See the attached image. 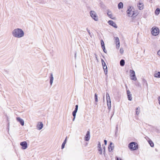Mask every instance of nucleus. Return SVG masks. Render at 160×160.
<instances>
[{"label": "nucleus", "instance_id": "nucleus-20", "mask_svg": "<svg viewBox=\"0 0 160 160\" xmlns=\"http://www.w3.org/2000/svg\"><path fill=\"white\" fill-rule=\"evenodd\" d=\"M154 76L156 78H160V72H158L154 74Z\"/></svg>", "mask_w": 160, "mask_h": 160}, {"label": "nucleus", "instance_id": "nucleus-28", "mask_svg": "<svg viewBox=\"0 0 160 160\" xmlns=\"http://www.w3.org/2000/svg\"><path fill=\"white\" fill-rule=\"evenodd\" d=\"M101 44L102 48H103L104 49V44L103 40H102L101 41Z\"/></svg>", "mask_w": 160, "mask_h": 160}, {"label": "nucleus", "instance_id": "nucleus-46", "mask_svg": "<svg viewBox=\"0 0 160 160\" xmlns=\"http://www.w3.org/2000/svg\"><path fill=\"white\" fill-rule=\"evenodd\" d=\"M95 104L96 105H97V103H95Z\"/></svg>", "mask_w": 160, "mask_h": 160}, {"label": "nucleus", "instance_id": "nucleus-27", "mask_svg": "<svg viewBox=\"0 0 160 160\" xmlns=\"http://www.w3.org/2000/svg\"><path fill=\"white\" fill-rule=\"evenodd\" d=\"M148 142L149 144L150 145V146L151 147H154V143H153V142L151 140H149L148 141Z\"/></svg>", "mask_w": 160, "mask_h": 160}, {"label": "nucleus", "instance_id": "nucleus-18", "mask_svg": "<svg viewBox=\"0 0 160 160\" xmlns=\"http://www.w3.org/2000/svg\"><path fill=\"white\" fill-rule=\"evenodd\" d=\"M103 68L104 70L105 74L106 75L108 72L107 67L106 65H104L103 66Z\"/></svg>", "mask_w": 160, "mask_h": 160}, {"label": "nucleus", "instance_id": "nucleus-26", "mask_svg": "<svg viewBox=\"0 0 160 160\" xmlns=\"http://www.w3.org/2000/svg\"><path fill=\"white\" fill-rule=\"evenodd\" d=\"M125 64V61L123 59H122L120 61V65L122 66H123Z\"/></svg>", "mask_w": 160, "mask_h": 160}, {"label": "nucleus", "instance_id": "nucleus-13", "mask_svg": "<svg viewBox=\"0 0 160 160\" xmlns=\"http://www.w3.org/2000/svg\"><path fill=\"white\" fill-rule=\"evenodd\" d=\"M16 119L17 121L19 122L22 126H23L24 125V121L20 117L17 118Z\"/></svg>", "mask_w": 160, "mask_h": 160}, {"label": "nucleus", "instance_id": "nucleus-38", "mask_svg": "<svg viewBox=\"0 0 160 160\" xmlns=\"http://www.w3.org/2000/svg\"><path fill=\"white\" fill-rule=\"evenodd\" d=\"M158 100L159 101V103L160 105V96H159L158 98Z\"/></svg>", "mask_w": 160, "mask_h": 160}, {"label": "nucleus", "instance_id": "nucleus-7", "mask_svg": "<svg viewBox=\"0 0 160 160\" xmlns=\"http://www.w3.org/2000/svg\"><path fill=\"white\" fill-rule=\"evenodd\" d=\"M107 14L108 16L110 18L114 20H115L116 19V18L113 16L112 12L109 10H107Z\"/></svg>", "mask_w": 160, "mask_h": 160}, {"label": "nucleus", "instance_id": "nucleus-39", "mask_svg": "<svg viewBox=\"0 0 160 160\" xmlns=\"http://www.w3.org/2000/svg\"><path fill=\"white\" fill-rule=\"evenodd\" d=\"M157 54L158 55L160 56V50L158 51Z\"/></svg>", "mask_w": 160, "mask_h": 160}, {"label": "nucleus", "instance_id": "nucleus-31", "mask_svg": "<svg viewBox=\"0 0 160 160\" xmlns=\"http://www.w3.org/2000/svg\"><path fill=\"white\" fill-rule=\"evenodd\" d=\"M77 111L76 110H74V111L72 112V115L73 116V117H75L76 113L77 112Z\"/></svg>", "mask_w": 160, "mask_h": 160}, {"label": "nucleus", "instance_id": "nucleus-9", "mask_svg": "<svg viewBox=\"0 0 160 160\" xmlns=\"http://www.w3.org/2000/svg\"><path fill=\"white\" fill-rule=\"evenodd\" d=\"M90 132L89 131H88L84 138V139L86 141H88L90 138Z\"/></svg>", "mask_w": 160, "mask_h": 160}, {"label": "nucleus", "instance_id": "nucleus-29", "mask_svg": "<svg viewBox=\"0 0 160 160\" xmlns=\"http://www.w3.org/2000/svg\"><path fill=\"white\" fill-rule=\"evenodd\" d=\"M127 96H128V100H129L130 101H132V94H128V95H127Z\"/></svg>", "mask_w": 160, "mask_h": 160}, {"label": "nucleus", "instance_id": "nucleus-23", "mask_svg": "<svg viewBox=\"0 0 160 160\" xmlns=\"http://www.w3.org/2000/svg\"><path fill=\"white\" fill-rule=\"evenodd\" d=\"M106 99L107 101H111L109 95L108 93L107 92L106 93Z\"/></svg>", "mask_w": 160, "mask_h": 160}, {"label": "nucleus", "instance_id": "nucleus-16", "mask_svg": "<svg viewBox=\"0 0 160 160\" xmlns=\"http://www.w3.org/2000/svg\"><path fill=\"white\" fill-rule=\"evenodd\" d=\"M108 150L109 151H112L113 149V144L111 142L110 145L108 146Z\"/></svg>", "mask_w": 160, "mask_h": 160}, {"label": "nucleus", "instance_id": "nucleus-8", "mask_svg": "<svg viewBox=\"0 0 160 160\" xmlns=\"http://www.w3.org/2000/svg\"><path fill=\"white\" fill-rule=\"evenodd\" d=\"M98 153L101 155L102 154V150L101 143L99 142H98Z\"/></svg>", "mask_w": 160, "mask_h": 160}, {"label": "nucleus", "instance_id": "nucleus-6", "mask_svg": "<svg viewBox=\"0 0 160 160\" xmlns=\"http://www.w3.org/2000/svg\"><path fill=\"white\" fill-rule=\"evenodd\" d=\"M130 76L131 77V79L132 80L136 81L137 78L135 75V72L134 70H130L129 71Z\"/></svg>", "mask_w": 160, "mask_h": 160}, {"label": "nucleus", "instance_id": "nucleus-25", "mask_svg": "<svg viewBox=\"0 0 160 160\" xmlns=\"http://www.w3.org/2000/svg\"><path fill=\"white\" fill-rule=\"evenodd\" d=\"M107 105L108 108L110 110L111 108V101H107Z\"/></svg>", "mask_w": 160, "mask_h": 160}, {"label": "nucleus", "instance_id": "nucleus-47", "mask_svg": "<svg viewBox=\"0 0 160 160\" xmlns=\"http://www.w3.org/2000/svg\"><path fill=\"white\" fill-rule=\"evenodd\" d=\"M144 82H146V81L145 80H144Z\"/></svg>", "mask_w": 160, "mask_h": 160}, {"label": "nucleus", "instance_id": "nucleus-10", "mask_svg": "<svg viewBox=\"0 0 160 160\" xmlns=\"http://www.w3.org/2000/svg\"><path fill=\"white\" fill-rule=\"evenodd\" d=\"M43 127V124L41 122H39L38 123L37 125V128L40 130H41Z\"/></svg>", "mask_w": 160, "mask_h": 160}, {"label": "nucleus", "instance_id": "nucleus-12", "mask_svg": "<svg viewBox=\"0 0 160 160\" xmlns=\"http://www.w3.org/2000/svg\"><path fill=\"white\" fill-rule=\"evenodd\" d=\"M20 144L22 146V148L23 149H25L27 148V144L26 142H21Z\"/></svg>", "mask_w": 160, "mask_h": 160}, {"label": "nucleus", "instance_id": "nucleus-35", "mask_svg": "<svg viewBox=\"0 0 160 160\" xmlns=\"http://www.w3.org/2000/svg\"><path fill=\"white\" fill-rule=\"evenodd\" d=\"M87 30L88 32V34L90 35H91V32H90V30H88V28H87Z\"/></svg>", "mask_w": 160, "mask_h": 160}, {"label": "nucleus", "instance_id": "nucleus-32", "mask_svg": "<svg viewBox=\"0 0 160 160\" xmlns=\"http://www.w3.org/2000/svg\"><path fill=\"white\" fill-rule=\"evenodd\" d=\"M124 51L122 48H121L120 49V52L121 54H122L123 53Z\"/></svg>", "mask_w": 160, "mask_h": 160}, {"label": "nucleus", "instance_id": "nucleus-19", "mask_svg": "<svg viewBox=\"0 0 160 160\" xmlns=\"http://www.w3.org/2000/svg\"><path fill=\"white\" fill-rule=\"evenodd\" d=\"M67 139V137H66V138L65 139L64 141L63 142L62 144V146H61L62 149H63L64 148L65 144H66V143Z\"/></svg>", "mask_w": 160, "mask_h": 160}, {"label": "nucleus", "instance_id": "nucleus-5", "mask_svg": "<svg viewBox=\"0 0 160 160\" xmlns=\"http://www.w3.org/2000/svg\"><path fill=\"white\" fill-rule=\"evenodd\" d=\"M128 147L131 150H135L138 148V145L135 142H132L128 145Z\"/></svg>", "mask_w": 160, "mask_h": 160}, {"label": "nucleus", "instance_id": "nucleus-36", "mask_svg": "<svg viewBox=\"0 0 160 160\" xmlns=\"http://www.w3.org/2000/svg\"><path fill=\"white\" fill-rule=\"evenodd\" d=\"M78 108V106L77 105L75 106V110L77 111Z\"/></svg>", "mask_w": 160, "mask_h": 160}, {"label": "nucleus", "instance_id": "nucleus-37", "mask_svg": "<svg viewBox=\"0 0 160 160\" xmlns=\"http://www.w3.org/2000/svg\"><path fill=\"white\" fill-rule=\"evenodd\" d=\"M127 95H128V94H131V92H130V91L129 90H128L127 91Z\"/></svg>", "mask_w": 160, "mask_h": 160}, {"label": "nucleus", "instance_id": "nucleus-34", "mask_svg": "<svg viewBox=\"0 0 160 160\" xmlns=\"http://www.w3.org/2000/svg\"><path fill=\"white\" fill-rule=\"evenodd\" d=\"M102 149L103 150V153H104L105 152V146L104 145H102Z\"/></svg>", "mask_w": 160, "mask_h": 160}, {"label": "nucleus", "instance_id": "nucleus-11", "mask_svg": "<svg viewBox=\"0 0 160 160\" xmlns=\"http://www.w3.org/2000/svg\"><path fill=\"white\" fill-rule=\"evenodd\" d=\"M108 23L110 25L112 26L114 28H117V25L112 21L109 20L108 21Z\"/></svg>", "mask_w": 160, "mask_h": 160}, {"label": "nucleus", "instance_id": "nucleus-40", "mask_svg": "<svg viewBox=\"0 0 160 160\" xmlns=\"http://www.w3.org/2000/svg\"><path fill=\"white\" fill-rule=\"evenodd\" d=\"M101 61H102V65H103V64H104V63H105L104 61V60L103 59H102Z\"/></svg>", "mask_w": 160, "mask_h": 160}, {"label": "nucleus", "instance_id": "nucleus-45", "mask_svg": "<svg viewBox=\"0 0 160 160\" xmlns=\"http://www.w3.org/2000/svg\"><path fill=\"white\" fill-rule=\"evenodd\" d=\"M95 55L96 58L97 59V56L96 55V54H95Z\"/></svg>", "mask_w": 160, "mask_h": 160}, {"label": "nucleus", "instance_id": "nucleus-14", "mask_svg": "<svg viewBox=\"0 0 160 160\" xmlns=\"http://www.w3.org/2000/svg\"><path fill=\"white\" fill-rule=\"evenodd\" d=\"M138 8L140 10H142L143 9V4L142 3L139 2V3L138 4Z\"/></svg>", "mask_w": 160, "mask_h": 160}, {"label": "nucleus", "instance_id": "nucleus-33", "mask_svg": "<svg viewBox=\"0 0 160 160\" xmlns=\"http://www.w3.org/2000/svg\"><path fill=\"white\" fill-rule=\"evenodd\" d=\"M120 43L116 44V48L118 49L120 47Z\"/></svg>", "mask_w": 160, "mask_h": 160}, {"label": "nucleus", "instance_id": "nucleus-42", "mask_svg": "<svg viewBox=\"0 0 160 160\" xmlns=\"http://www.w3.org/2000/svg\"><path fill=\"white\" fill-rule=\"evenodd\" d=\"M102 49L103 50V51L106 53V52L105 51V47H104V49L103 48H102Z\"/></svg>", "mask_w": 160, "mask_h": 160}, {"label": "nucleus", "instance_id": "nucleus-43", "mask_svg": "<svg viewBox=\"0 0 160 160\" xmlns=\"http://www.w3.org/2000/svg\"><path fill=\"white\" fill-rule=\"evenodd\" d=\"M75 118V117H74L73 119H72V121H74V120Z\"/></svg>", "mask_w": 160, "mask_h": 160}, {"label": "nucleus", "instance_id": "nucleus-21", "mask_svg": "<svg viewBox=\"0 0 160 160\" xmlns=\"http://www.w3.org/2000/svg\"><path fill=\"white\" fill-rule=\"evenodd\" d=\"M140 107H138L136 110V114L137 115H138L139 114L140 112Z\"/></svg>", "mask_w": 160, "mask_h": 160}, {"label": "nucleus", "instance_id": "nucleus-44", "mask_svg": "<svg viewBox=\"0 0 160 160\" xmlns=\"http://www.w3.org/2000/svg\"><path fill=\"white\" fill-rule=\"evenodd\" d=\"M103 66H104V65H106L105 63H104V64H103V65H102Z\"/></svg>", "mask_w": 160, "mask_h": 160}, {"label": "nucleus", "instance_id": "nucleus-17", "mask_svg": "<svg viewBox=\"0 0 160 160\" xmlns=\"http://www.w3.org/2000/svg\"><path fill=\"white\" fill-rule=\"evenodd\" d=\"M123 5L122 2H119L118 5V8L119 9H122L123 8Z\"/></svg>", "mask_w": 160, "mask_h": 160}, {"label": "nucleus", "instance_id": "nucleus-3", "mask_svg": "<svg viewBox=\"0 0 160 160\" xmlns=\"http://www.w3.org/2000/svg\"><path fill=\"white\" fill-rule=\"evenodd\" d=\"M90 14L91 18L95 21H98L99 20L98 17L96 12L94 11H91Z\"/></svg>", "mask_w": 160, "mask_h": 160}, {"label": "nucleus", "instance_id": "nucleus-24", "mask_svg": "<svg viewBox=\"0 0 160 160\" xmlns=\"http://www.w3.org/2000/svg\"><path fill=\"white\" fill-rule=\"evenodd\" d=\"M115 42L116 44L120 43L119 39L118 37H115L114 38Z\"/></svg>", "mask_w": 160, "mask_h": 160}, {"label": "nucleus", "instance_id": "nucleus-41", "mask_svg": "<svg viewBox=\"0 0 160 160\" xmlns=\"http://www.w3.org/2000/svg\"><path fill=\"white\" fill-rule=\"evenodd\" d=\"M104 142L105 144V145H106L107 143V140H104Z\"/></svg>", "mask_w": 160, "mask_h": 160}, {"label": "nucleus", "instance_id": "nucleus-4", "mask_svg": "<svg viewBox=\"0 0 160 160\" xmlns=\"http://www.w3.org/2000/svg\"><path fill=\"white\" fill-rule=\"evenodd\" d=\"M159 33V29L158 28L153 27L151 30V33L153 35L156 36L158 35Z\"/></svg>", "mask_w": 160, "mask_h": 160}, {"label": "nucleus", "instance_id": "nucleus-22", "mask_svg": "<svg viewBox=\"0 0 160 160\" xmlns=\"http://www.w3.org/2000/svg\"><path fill=\"white\" fill-rule=\"evenodd\" d=\"M160 10L159 8H157L155 11V14L156 15H158L160 13Z\"/></svg>", "mask_w": 160, "mask_h": 160}, {"label": "nucleus", "instance_id": "nucleus-1", "mask_svg": "<svg viewBox=\"0 0 160 160\" xmlns=\"http://www.w3.org/2000/svg\"><path fill=\"white\" fill-rule=\"evenodd\" d=\"M12 34L15 38H21L24 36V32L22 29L17 28L13 30Z\"/></svg>", "mask_w": 160, "mask_h": 160}, {"label": "nucleus", "instance_id": "nucleus-30", "mask_svg": "<svg viewBox=\"0 0 160 160\" xmlns=\"http://www.w3.org/2000/svg\"><path fill=\"white\" fill-rule=\"evenodd\" d=\"M95 100V102H98V96L97 94L95 93L94 95Z\"/></svg>", "mask_w": 160, "mask_h": 160}, {"label": "nucleus", "instance_id": "nucleus-2", "mask_svg": "<svg viewBox=\"0 0 160 160\" xmlns=\"http://www.w3.org/2000/svg\"><path fill=\"white\" fill-rule=\"evenodd\" d=\"M127 12L128 16L130 17H135L138 14L137 12L135 11L134 9L132 7H129L128 8Z\"/></svg>", "mask_w": 160, "mask_h": 160}, {"label": "nucleus", "instance_id": "nucleus-15", "mask_svg": "<svg viewBox=\"0 0 160 160\" xmlns=\"http://www.w3.org/2000/svg\"><path fill=\"white\" fill-rule=\"evenodd\" d=\"M53 79V74L52 73H51L50 77V83L51 85H52V84Z\"/></svg>", "mask_w": 160, "mask_h": 160}]
</instances>
